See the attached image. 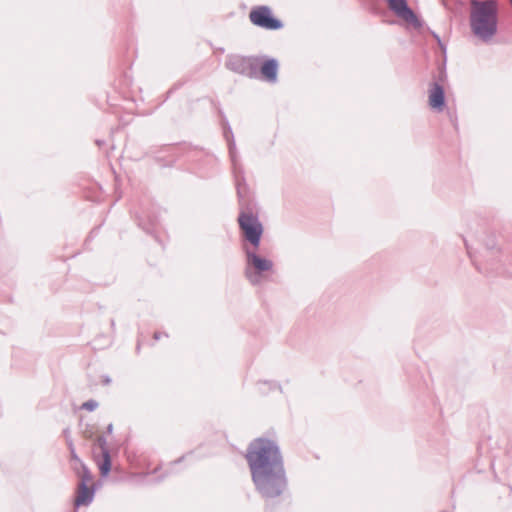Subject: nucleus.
<instances>
[{
	"label": "nucleus",
	"mask_w": 512,
	"mask_h": 512,
	"mask_svg": "<svg viewBox=\"0 0 512 512\" xmlns=\"http://www.w3.org/2000/svg\"><path fill=\"white\" fill-rule=\"evenodd\" d=\"M246 460L252 481L265 499L275 498L286 488L285 471L278 447L268 439L254 440L247 451Z\"/></svg>",
	"instance_id": "1"
},
{
	"label": "nucleus",
	"mask_w": 512,
	"mask_h": 512,
	"mask_svg": "<svg viewBox=\"0 0 512 512\" xmlns=\"http://www.w3.org/2000/svg\"><path fill=\"white\" fill-rule=\"evenodd\" d=\"M498 2L496 0H471L470 25L473 33L489 40L497 30Z\"/></svg>",
	"instance_id": "2"
},
{
	"label": "nucleus",
	"mask_w": 512,
	"mask_h": 512,
	"mask_svg": "<svg viewBox=\"0 0 512 512\" xmlns=\"http://www.w3.org/2000/svg\"><path fill=\"white\" fill-rule=\"evenodd\" d=\"M250 22L266 30H279L283 27L281 20L276 18L268 6L253 7L249 13Z\"/></svg>",
	"instance_id": "3"
},
{
	"label": "nucleus",
	"mask_w": 512,
	"mask_h": 512,
	"mask_svg": "<svg viewBox=\"0 0 512 512\" xmlns=\"http://www.w3.org/2000/svg\"><path fill=\"white\" fill-rule=\"evenodd\" d=\"M238 223L246 240L257 248L263 233L262 224L255 216L249 213H241L238 218Z\"/></svg>",
	"instance_id": "4"
},
{
	"label": "nucleus",
	"mask_w": 512,
	"mask_h": 512,
	"mask_svg": "<svg viewBox=\"0 0 512 512\" xmlns=\"http://www.w3.org/2000/svg\"><path fill=\"white\" fill-rule=\"evenodd\" d=\"M92 453L101 476H108L112 468V463L109 449L107 447V441L104 436H98L96 438Z\"/></svg>",
	"instance_id": "5"
},
{
	"label": "nucleus",
	"mask_w": 512,
	"mask_h": 512,
	"mask_svg": "<svg viewBox=\"0 0 512 512\" xmlns=\"http://www.w3.org/2000/svg\"><path fill=\"white\" fill-rule=\"evenodd\" d=\"M389 8L400 18L406 22L416 24L417 16L407 6L406 0H386Z\"/></svg>",
	"instance_id": "6"
},
{
	"label": "nucleus",
	"mask_w": 512,
	"mask_h": 512,
	"mask_svg": "<svg viewBox=\"0 0 512 512\" xmlns=\"http://www.w3.org/2000/svg\"><path fill=\"white\" fill-rule=\"evenodd\" d=\"M428 102L432 109L442 110L445 103V97L444 90L439 84L434 83L431 86L429 90Z\"/></svg>",
	"instance_id": "7"
},
{
	"label": "nucleus",
	"mask_w": 512,
	"mask_h": 512,
	"mask_svg": "<svg viewBox=\"0 0 512 512\" xmlns=\"http://www.w3.org/2000/svg\"><path fill=\"white\" fill-rule=\"evenodd\" d=\"M246 255H247V264L249 266H252L259 273L264 272V271H269L273 266V264L270 260H268L266 258H262L253 252H250L247 250Z\"/></svg>",
	"instance_id": "8"
},
{
	"label": "nucleus",
	"mask_w": 512,
	"mask_h": 512,
	"mask_svg": "<svg viewBox=\"0 0 512 512\" xmlns=\"http://www.w3.org/2000/svg\"><path fill=\"white\" fill-rule=\"evenodd\" d=\"M226 66L234 72L244 74L252 66V64L251 60L248 58L241 56H231L228 59Z\"/></svg>",
	"instance_id": "9"
},
{
	"label": "nucleus",
	"mask_w": 512,
	"mask_h": 512,
	"mask_svg": "<svg viewBox=\"0 0 512 512\" xmlns=\"http://www.w3.org/2000/svg\"><path fill=\"white\" fill-rule=\"evenodd\" d=\"M260 70L264 79L274 82L277 78L278 63L274 59L266 60L261 65Z\"/></svg>",
	"instance_id": "10"
},
{
	"label": "nucleus",
	"mask_w": 512,
	"mask_h": 512,
	"mask_svg": "<svg viewBox=\"0 0 512 512\" xmlns=\"http://www.w3.org/2000/svg\"><path fill=\"white\" fill-rule=\"evenodd\" d=\"M94 497V491L90 489L88 486L79 485L78 486V494L75 499V504L77 506L88 505L92 502Z\"/></svg>",
	"instance_id": "11"
},
{
	"label": "nucleus",
	"mask_w": 512,
	"mask_h": 512,
	"mask_svg": "<svg viewBox=\"0 0 512 512\" xmlns=\"http://www.w3.org/2000/svg\"><path fill=\"white\" fill-rule=\"evenodd\" d=\"M78 474L80 477L79 485L88 486L92 482V475L84 464L78 467Z\"/></svg>",
	"instance_id": "12"
},
{
	"label": "nucleus",
	"mask_w": 512,
	"mask_h": 512,
	"mask_svg": "<svg viewBox=\"0 0 512 512\" xmlns=\"http://www.w3.org/2000/svg\"><path fill=\"white\" fill-rule=\"evenodd\" d=\"M68 448L70 450L71 461H72L73 468L75 470H78V467H80L81 464H83V463L81 462V460L79 459V457L77 456V454L75 452V448H74V444H73L72 440L68 441Z\"/></svg>",
	"instance_id": "13"
},
{
	"label": "nucleus",
	"mask_w": 512,
	"mask_h": 512,
	"mask_svg": "<svg viewBox=\"0 0 512 512\" xmlns=\"http://www.w3.org/2000/svg\"><path fill=\"white\" fill-rule=\"evenodd\" d=\"M99 404L96 400L90 399L81 405V409L92 412L98 408Z\"/></svg>",
	"instance_id": "14"
},
{
	"label": "nucleus",
	"mask_w": 512,
	"mask_h": 512,
	"mask_svg": "<svg viewBox=\"0 0 512 512\" xmlns=\"http://www.w3.org/2000/svg\"><path fill=\"white\" fill-rule=\"evenodd\" d=\"M64 435H65V438H66V441L68 442L69 440H72L71 439V436H70V430L69 429H65L64 430Z\"/></svg>",
	"instance_id": "15"
},
{
	"label": "nucleus",
	"mask_w": 512,
	"mask_h": 512,
	"mask_svg": "<svg viewBox=\"0 0 512 512\" xmlns=\"http://www.w3.org/2000/svg\"><path fill=\"white\" fill-rule=\"evenodd\" d=\"M83 434H84V437L87 438V439H90L92 437V432H89L87 430L84 431Z\"/></svg>",
	"instance_id": "16"
},
{
	"label": "nucleus",
	"mask_w": 512,
	"mask_h": 512,
	"mask_svg": "<svg viewBox=\"0 0 512 512\" xmlns=\"http://www.w3.org/2000/svg\"><path fill=\"white\" fill-rule=\"evenodd\" d=\"M112 431H113V425H112V424H109V425L107 426V433H108V434H111V433H112Z\"/></svg>",
	"instance_id": "17"
},
{
	"label": "nucleus",
	"mask_w": 512,
	"mask_h": 512,
	"mask_svg": "<svg viewBox=\"0 0 512 512\" xmlns=\"http://www.w3.org/2000/svg\"><path fill=\"white\" fill-rule=\"evenodd\" d=\"M246 275H247V277H249V278L253 281V279H252V275L249 273V271H248V270H247V272H246Z\"/></svg>",
	"instance_id": "18"
},
{
	"label": "nucleus",
	"mask_w": 512,
	"mask_h": 512,
	"mask_svg": "<svg viewBox=\"0 0 512 512\" xmlns=\"http://www.w3.org/2000/svg\"><path fill=\"white\" fill-rule=\"evenodd\" d=\"M104 383H105V384L110 383V379H109V378H105V379H104Z\"/></svg>",
	"instance_id": "19"
}]
</instances>
